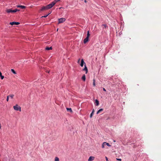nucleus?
Segmentation results:
<instances>
[{"instance_id": "obj_1", "label": "nucleus", "mask_w": 161, "mask_h": 161, "mask_svg": "<svg viewBox=\"0 0 161 161\" xmlns=\"http://www.w3.org/2000/svg\"><path fill=\"white\" fill-rule=\"evenodd\" d=\"M52 5H51L50 4H48L45 6H43L41 9V11H43L44 10H46L48 9L51 8H52Z\"/></svg>"}, {"instance_id": "obj_2", "label": "nucleus", "mask_w": 161, "mask_h": 161, "mask_svg": "<svg viewBox=\"0 0 161 161\" xmlns=\"http://www.w3.org/2000/svg\"><path fill=\"white\" fill-rule=\"evenodd\" d=\"M13 108L16 111H21V108L18 104H16L15 106H14Z\"/></svg>"}, {"instance_id": "obj_3", "label": "nucleus", "mask_w": 161, "mask_h": 161, "mask_svg": "<svg viewBox=\"0 0 161 161\" xmlns=\"http://www.w3.org/2000/svg\"><path fill=\"white\" fill-rule=\"evenodd\" d=\"M19 10L17 9H15L14 10H12L11 9H8L6 10V12L8 13H15L17 11H19Z\"/></svg>"}, {"instance_id": "obj_4", "label": "nucleus", "mask_w": 161, "mask_h": 161, "mask_svg": "<svg viewBox=\"0 0 161 161\" xmlns=\"http://www.w3.org/2000/svg\"><path fill=\"white\" fill-rule=\"evenodd\" d=\"M105 146H107L108 147H109L111 146V145H110L108 143H107L106 142H104L103 143V144H102V148H104L105 147Z\"/></svg>"}, {"instance_id": "obj_5", "label": "nucleus", "mask_w": 161, "mask_h": 161, "mask_svg": "<svg viewBox=\"0 0 161 161\" xmlns=\"http://www.w3.org/2000/svg\"><path fill=\"white\" fill-rule=\"evenodd\" d=\"M66 20V19L65 18H61L59 19H58V23L60 24L63 23Z\"/></svg>"}, {"instance_id": "obj_6", "label": "nucleus", "mask_w": 161, "mask_h": 161, "mask_svg": "<svg viewBox=\"0 0 161 161\" xmlns=\"http://www.w3.org/2000/svg\"><path fill=\"white\" fill-rule=\"evenodd\" d=\"M59 1H60L59 0H55L50 4L51 5H52V6L53 7L56 3Z\"/></svg>"}, {"instance_id": "obj_7", "label": "nucleus", "mask_w": 161, "mask_h": 161, "mask_svg": "<svg viewBox=\"0 0 161 161\" xmlns=\"http://www.w3.org/2000/svg\"><path fill=\"white\" fill-rule=\"evenodd\" d=\"M19 24V22H11L10 23V24L12 25H18Z\"/></svg>"}, {"instance_id": "obj_8", "label": "nucleus", "mask_w": 161, "mask_h": 161, "mask_svg": "<svg viewBox=\"0 0 161 161\" xmlns=\"http://www.w3.org/2000/svg\"><path fill=\"white\" fill-rule=\"evenodd\" d=\"M95 157L93 156H90L89 157L88 161H92L94 159Z\"/></svg>"}, {"instance_id": "obj_9", "label": "nucleus", "mask_w": 161, "mask_h": 161, "mask_svg": "<svg viewBox=\"0 0 161 161\" xmlns=\"http://www.w3.org/2000/svg\"><path fill=\"white\" fill-rule=\"evenodd\" d=\"M89 37H86L83 41L84 43L85 44L88 41Z\"/></svg>"}, {"instance_id": "obj_10", "label": "nucleus", "mask_w": 161, "mask_h": 161, "mask_svg": "<svg viewBox=\"0 0 161 161\" xmlns=\"http://www.w3.org/2000/svg\"><path fill=\"white\" fill-rule=\"evenodd\" d=\"M84 64H85V63L84 62V60L83 59H82L81 61V64H80L81 66L83 67Z\"/></svg>"}, {"instance_id": "obj_11", "label": "nucleus", "mask_w": 161, "mask_h": 161, "mask_svg": "<svg viewBox=\"0 0 161 161\" xmlns=\"http://www.w3.org/2000/svg\"><path fill=\"white\" fill-rule=\"evenodd\" d=\"M102 26L103 27V29H104V28H108V26L106 24H103L102 25Z\"/></svg>"}, {"instance_id": "obj_12", "label": "nucleus", "mask_w": 161, "mask_h": 161, "mask_svg": "<svg viewBox=\"0 0 161 161\" xmlns=\"http://www.w3.org/2000/svg\"><path fill=\"white\" fill-rule=\"evenodd\" d=\"M17 7L18 8H21L22 9H24L25 8V6L22 5H18Z\"/></svg>"}, {"instance_id": "obj_13", "label": "nucleus", "mask_w": 161, "mask_h": 161, "mask_svg": "<svg viewBox=\"0 0 161 161\" xmlns=\"http://www.w3.org/2000/svg\"><path fill=\"white\" fill-rule=\"evenodd\" d=\"M83 70H84V71H86V74L87 73V71H88V69H87V67L86 66L85 64V68L83 69Z\"/></svg>"}, {"instance_id": "obj_14", "label": "nucleus", "mask_w": 161, "mask_h": 161, "mask_svg": "<svg viewBox=\"0 0 161 161\" xmlns=\"http://www.w3.org/2000/svg\"><path fill=\"white\" fill-rule=\"evenodd\" d=\"M94 109H93L92 111V113H91V114H90V117L91 118L92 117L93 114H94Z\"/></svg>"}, {"instance_id": "obj_15", "label": "nucleus", "mask_w": 161, "mask_h": 161, "mask_svg": "<svg viewBox=\"0 0 161 161\" xmlns=\"http://www.w3.org/2000/svg\"><path fill=\"white\" fill-rule=\"evenodd\" d=\"M95 103L96 106H98L99 105V102L97 99L95 100Z\"/></svg>"}, {"instance_id": "obj_16", "label": "nucleus", "mask_w": 161, "mask_h": 161, "mask_svg": "<svg viewBox=\"0 0 161 161\" xmlns=\"http://www.w3.org/2000/svg\"><path fill=\"white\" fill-rule=\"evenodd\" d=\"M81 79L84 81H85L86 80V75H83Z\"/></svg>"}, {"instance_id": "obj_17", "label": "nucleus", "mask_w": 161, "mask_h": 161, "mask_svg": "<svg viewBox=\"0 0 161 161\" xmlns=\"http://www.w3.org/2000/svg\"><path fill=\"white\" fill-rule=\"evenodd\" d=\"M103 109H102V108H101L97 112V114H99L100 112H101L102 111H103Z\"/></svg>"}, {"instance_id": "obj_18", "label": "nucleus", "mask_w": 161, "mask_h": 161, "mask_svg": "<svg viewBox=\"0 0 161 161\" xmlns=\"http://www.w3.org/2000/svg\"><path fill=\"white\" fill-rule=\"evenodd\" d=\"M66 109L68 111H69L71 113L72 112V111L71 108H67Z\"/></svg>"}, {"instance_id": "obj_19", "label": "nucleus", "mask_w": 161, "mask_h": 161, "mask_svg": "<svg viewBox=\"0 0 161 161\" xmlns=\"http://www.w3.org/2000/svg\"><path fill=\"white\" fill-rule=\"evenodd\" d=\"M52 49V47H46L45 48V49L46 50H51Z\"/></svg>"}, {"instance_id": "obj_20", "label": "nucleus", "mask_w": 161, "mask_h": 161, "mask_svg": "<svg viewBox=\"0 0 161 161\" xmlns=\"http://www.w3.org/2000/svg\"><path fill=\"white\" fill-rule=\"evenodd\" d=\"M8 96H9V97H10L11 99H13L14 96V94H10Z\"/></svg>"}, {"instance_id": "obj_21", "label": "nucleus", "mask_w": 161, "mask_h": 161, "mask_svg": "<svg viewBox=\"0 0 161 161\" xmlns=\"http://www.w3.org/2000/svg\"><path fill=\"white\" fill-rule=\"evenodd\" d=\"M54 161H59V158L58 157H55L54 159Z\"/></svg>"}, {"instance_id": "obj_22", "label": "nucleus", "mask_w": 161, "mask_h": 161, "mask_svg": "<svg viewBox=\"0 0 161 161\" xmlns=\"http://www.w3.org/2000/svg\"><path fill=\"white\" fill-rule=\"evenodd\" d=\"M90 35L89 33V31H88L87 32V37H89Z\"/></svg>"}, {"instance_id": "obj_23", "label": "nucleus", "mask_w": 161, "mask_h": 161, "mask_svg": "<svg viewBox=\"0 0 161 161\" xmlns=\"http://www.w3.org/2000/svg\"><path fill=\"white\" fill-rule=\"evenodd\" d=\"M11 71H12V72L14 74H16V72L15 71V70L13 69H11Z\"/></svg>"}, {"instance_id": "obj_24", "label": "nucleus", "mask_w": 161, "mask_h": 161, "mask_svg": "<svg viewBox=\"0 0 161 161\" xmlns=\"http://www.w3.org/2000/svg\"><path fill=\"white\" fill-rule=\"evenodd\" d=\"M93 86H95V80L94 79H93Z\"/></svg>"}, {"instance_id": "obj_25", "label": "nucleus", "mask_w": 161, "mask_h": 161, "mask_svg": "<svg viewBox=\"0 0 161 161\" xmlns=\"http://www.w3.org/2000/svg\"><path fill=\"white\" fill-rule=\"evenodd\" d=\"M9 96H8L7 97V99H6V100L7 102H8V100H9Z\"/></svg>"}, {"instance_id": "obj_26", "label": "nucleus", "mask_w": 161, "mask_h": 161, "mask_svg": "<svg viewBox=\"0 0 161 161\" xmlns=\"http://www.w3.org/2000/svg\"><path fill=\"white\" fill-rule=\"evenodd\" d=\"M48 14H47V15H45L43 16H42V17H44V18H46L48 16Z\"/></svg>"}, {"instance_id": "obj_27", "label": "nucleus", "mask_w": 161, "mask_h": 161, "mask_svg": "<svg viewBox=\"0 0 161 161\" xmlns=\"http://www.w3.org/2000/svg\"><path fill=\"white\" fill-rule=\"evenodd\" d=\"M1 79L2 80H3V79L4 78V76H3V75H2L1 76Z\"/></svg>"}, {"instance_id": "obj_28", "label": "nucleus", "mask_w": 161, "mask_h": 161, "mask_svg": "<svg viewBox=\"0 0 161 161\" xmlns=\"http://www.w3.org/2000/svg\"><path fill=\"white\" fill-rule=\"evenodd\" d=\"M116 159H117V160L120 161H121V159H120V158H117Z\"/></svg>"}, {"instance_id": "obj_29", "label": "nucleus", "mask_w": 161, "mask_h": 161, "mask_svg": "<svg viewBox=\"0 0 161 161\" xmlns=\"http://www.w3.org/2000/svg\"><path fill=\"white\" fill-rule=\"evenodd\" d=\"M80 60V59H79L78 61V63H79Z\"/></svg>"}, {"instance_id": "obj_30", "label": "nucleus", "mask_w": 161, "mask_h": 161, "mask_svg": "<svg viewBox=\"0 0 161 161\" xmlns=\"http://www.w3.org/2000/svg\"><path fill=\"white\" fill-rule=\"evenodd\" d=\"M103 90L104 91H106V89L104 88H103Z\"/></svg>"}, {"instance_id": "obj_31", "label": "nucleus", "mask_w": 161, "mask_h": 161, "mask_svg": "<svg viewBox=\"0 0 161 161\" xmlns=\"http://www.w3.org/2000/svg\"><path fill=\"white\" fill-rule=\"evenodd\" d=\"M105 158H106V161H108V158L106 157H105Z\"/></svg>"}, {"instance_id": "obj_32", "label": "nucleus", "mask_w": 161, "mask_h": 161, "mask_svg": "<svg viewBox=\"0 0 161 161\" xmlns=\"http://www.w3.org/2000/svg\"><path fill=\"white\" fill-rule=\"evenodd\" d=\"M2 75V73L1 72H0V77H1Z\"/></svg>"}, {"instance_id": "obj_33", "label": "nucleus", "mask_w": 161, "mask_h": 161, "mask_svg": "<svg viewBox=\"0 0 161 161\" xmlns=\"http://www.w3.org/2000/svg\"><path fill=\"white\" fill-rule=\"evenodd\" d=\"M51 13V11L48 14V15L49 14H50Z\"/></svg>"}, {"instance_id": "obj_34", "label": "nucleus", "mask_w": 161, "mask_h": 161, "mask_svg": "<svg viewBox=\"0 0 161 161\" xmlns=\"http://www.w3.org/2000/svg\"><path fill=\"white\" fill-rule=\"evenodd\" d=\"M84 2H85V3H86V2H87V1H86V0H84Z\"/></svg>"}, {"instance_id": "obj_35", "label": "nucleus", "mask_w": 161, "mask_h": 161, "mask_svg": "<svg viewBox=\"0 0 161 161\" xmlns=\"http://www.w3.org/2000/svg\"><path fill=\"white\" fill-rule=\"evenodd\" d=\"M47 72L48 73H49V71H47Z\"/></svg>"}]
</instances>
